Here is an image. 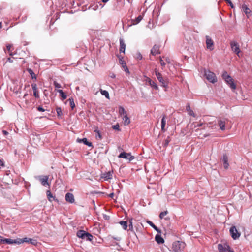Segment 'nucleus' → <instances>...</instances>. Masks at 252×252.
Here are the masks:
<instances>
[{
	"instance_id": "43",
	"label": "nucleus",
	"mask_w": 252,
	"mask_h": 252,
	"mask_svg": "<svg viewBox=\"0 0 252 252\" xmlns=\"http://www.w3.org/2000/svg\"><path fill=\"white\" fill-rule=\"evenodd\" d=\"M132 219H131L129 220V225H128V227H129V229L128 230H131V231H133V225H132Z\"/></svg>"
},
{
	"instance_id": "28",
	"label": "nucleus",
	"mask_w": 252,
	"mask_h": 252,
	"mask_svg": "<svg viewBox=\"0 0 252 252\" xmlns=\"http://www.w3.org/2000/svg\"><path fill=\"white\" fill-rule=\"evenodd\" d=\"M242 8L243 11L245 12V13L246 15H248V14L250 13V12H251L250 9L245 4H244L242 5Z\"/></svg>"
},
{
	"instance_id": "52",
	"label": "nucleus",
	"mask_w": 252,
	"mask_h": 252,
	"mask_svg": "<svg viewBox=\"0 0 252 252\" xmlns=\"http://www.w3.org/2000/svg\"><path fill=\"white\" fill-rule=\"evenodd\" d=\"M123 67L125 71H126L127 73H129L128 68H127V67L126 65H125L124 66H123Z\"/></svg>"
},
{
	"instance_id": "50",
	"label": "nucleus",
	"mask_w": 252,
	"mask_h": 252,
	"mask_svg": "<svg viewBox=\"0 0 252 252\" xmlns=\"http://www.w3.org/2000/svg\"><path fill=\"white\" fill-rule=\"evenodd\" d=\"M160 64H161V65L163 67H164L166 63H165V62L162 60V58L161 57H160Z\"/></svg>"
},
{
	"instance_id": "39",
	"label": "nucleus",
	"mask_w": 252,
	"mask_h": 252,
	"mask_svg": "<svg viewBox=\"0 0 252 252\" xmlns=\"http://www.w3.org/2000/svg\"><path fill=\"white\" fill-rule=\"evenodd\" d=\"M171 139L170 137L169 136H168L167 138L164 140V141L163 143V146L165 148H166L169 144V143L170 142Z\"/></svg>"
},
{
	"instance_id": "59",
	"label": "nucleus",
	"mask_w": 252,
	"mask_h": 252,
	"mask_svg": "<svg viewBox=\"0 0 252 252\" xmlns=\"http://www.w3.org/2000/svg\"><path fill=\"white\" fill-rule=\"evenodd\" d=\"M203 125V123H199L195 127H200Z\"/></svg>"
},
{
	"instance_id": "54",
	"label": "nucleus",
	"mask_w": 252,
	"mask_h": 252,
	"mask_svg": "<svg viewBox=\"0 0 252 252\" xmlns=\"http://www.w3.org/2000/svg\"><path fill=\"white\" fill-rule=\"evenodd\" d=\"M109 237H111L112 239L116 240L117 241H120L121 240L120 237H114L113 236H109Z\"/></svg>"
},
{
	"instance_id": "11",
	"label": "nucleus",
	"mask_w": 252,
	"mask_h": 252,
	"mask_svg": "<svg viewBox=\"0 0 252 252\" xmlns=\"http://www.w3.org/2000/svg\"><path fill=\"white\" fill-rule=\"evenodd\" d=\"M159 48L160 46L159 45L157 44L154 45L152 49L151 50V54L153 56H155L157 54H160Z\"/></svg>"
},
{
	"instance_id": "53",
	"label": "nucleus",
	"mask_w": 252,
	"mask_h": 252,
	"mask_svg": "<svg viewBox=\"0 0 252 252\" xmlns=\"http://www.w3.org/2000/svg\"><path fill=\"white\" fill-rule=\"evenodd\" d=\"M11 47H12L11 45H10V44H8L6 46V48L8 51V52H9L10 51Z\"/></svg>"
},
{
	"instance_id": "16",
	"label": "nucleus",
	"mask_w": 252,
	"mask_h": 252,
	"mask_svg": "<svg viewBox=\"0 0 252 252\" xmlns=\"http://www.w3.org/2000/svg\"><path fill=\"white\" fill-rule=\"evenodd\" d=\"M120 52L125 53L126 45L122 38L120 39Z\"/></svg>"
},
{
	"instance_id": "33",
	"label": "nucleus",
	"mask_w": 252,
	"mask_h": 252,
	"mask_svg": "<svg viewBox=\"0 0 252 252\" xmlns=\"http://www.w3.org/2000/svg\"><path fill=\"white\" fill-rule=\"evenodd\" d=\"M58 92L60 94V96L63 100H64L66 98L67 95L62 90H58Z\"/></svg>"
},
{
	"instance_id": "14",
	"label": "nucleus",
	"mask_w": 252,
	"mask_h": 252,
	"mask_svg": "<svg viewBox=\"0 0 252 252\" xmlns=\"http://www.w3.org/2000/svg\"><path fill=\"white\" fill-rule=\"evenodd\" d=\"M5 244H20L22 243V241L21 240V239L18 238L15 240H12L11 239H7L6 238L5 240Z\"/></svg>"
},
{
	"instance_id": "18",
	"label": "nucleus",
	"mask_w": 252,
	"mask_h": 252,
	"mask_svg": "<svg viewBox=\"0 0 252 252\" xmlns=\"http://www.w3.org/2000/svg\"><path fill=\"white\" fill-rule=\"evenodd\" d=\"M77 141L79 143L82 142L85 145H87L89 147H93L92 143L90 142H89L86 138H83L82 139L78 138Z\"/></svg>"
},
{
	"instance_id": "30",
	"label": "nucleus",
	"mask_w": 252,
	"mask_h": 252,
	"mask_svg": "<svg viewBox=\"0 0 252 252\" xmlns=\"http://www.w3.org/2000/svg\"><path fill=\"white\" fill-rule=\"evenodd\" d=\"M122 117H123L122 119H123V120L124 121V125H128L130 123V119L128 117L127 114L125 115Z\"/></svg>"
},
{
	"instance_id": "62",
	"label": "nucleus",
	"mask_w": 252,
	"mask_h": 252,
	"mask_svg": "<svg viewBox=\"0 0 252 252\" xmlns=\"http://www.w3.org/2000/svg\"><path fill=\"white\" fill-rule=\"evenodd\" d=\"M109 0H101V2H103V3H106L107 2H108Z\"/></svg>"
},
{
	"instance_id": "55",
	"label": "nucleus",
	"mask_w": 252,
	"mask_h": 252,
	"mask_svg": "<svg viewBox=\"0 0 252 252\" xmlns=\"http://www.w3.org/2000/svg\"><path fill=\"white\" fill-rule=\"evenodd\" d=\"M8 53H9V55L12 57H13V56H14V55L16 54L15 53H12L11 50L9 52H8Z\"/></svg>"
},
{
	"instance_id": "49",
	"label": "nucleus",
	"mask_w": 252,
	"mask_h": 252,
	"mask_svg": "<svg viewBox=\"0 0 252 252\" xmlns=\"http://www.w3.org/2000/svg\"><path fill=\"white\" fill-rule=\"evenodd\" d=\"M54 85L55 87L56 88H61V85L59 83H57L56 82H54Z\"/></svg>"
},
{
	"instance_id": "5",
	"label": "nucleus",
	"mask_w": 252,
	"mask_h": 252,
	"mask_svg": "<svg viewBox=\"0 0 252 252\" xmlns=\"http://www.w3.org/2000/svg\"><path fill=\"white\" fill-rule=\"evenodd\" d=\"M229 232L230 235L234 240H236L240 237L241 233L238 231L235 226L230 228Z\"/></svg>"
},
{
	"instance_id": "64",
	"label": "nucleus",
	"mask_w": 252,
	"mask_h": 252,
	"mask_svg": "<svg viewBox=\"0 0 252 252\" xmlns=\"http://www.w3.org/2000/svg\"><path fill=\"white\" fill-rule=\"evenodd\" d=\"M166 61L168 63H170V59L169 58H167L166 59Z\"/></svg>"
},
{
	"instance_id": "48",
	"label": "nucleus",
	"mask_w": 252,
	"mask_h": 252,
	"mask_svg": "<svg viewBox=\"0 0 252 252\" xmlns=\"http://www.w3.org/2000/svg\"><path fill=\"white\" fill-rule=\"evenodd\" d=\"M119 63L122 65V67H123V66L125 65H126L125 61L123 59L122 60V59L120 60Z\"/></svg>"
},
{
	"instance_id": "38",
	"label": "nucleus",
	"mask_w": 252,
	"mask_h": 252,
	"mask_svg": "<svg viewBox=\"0 0 252 252\" xmlns=\"http://www.w3.org/2000/svg\"><path fill=\"white\" fill-rule=\"evenodd\" d=\"M56 110V112L57 113V116H58V118H61V116L63 115V113H62L61 108L59 107H57Z\"/></svg>"
},
{
	"instance_id": "61",
	"label": "nucleus",
	"mask_w": 252,
	"mask_h": 252,
	"mask_svg": "<svg viewBox=\"0 0 252 252\" xmlns=\"http://www.w3.org/2000/svg\"><path fill=\"white\" fill-rule=\"evenodd\" d=\"M114 193H110V194L109 195V197H111V198H112V197L114 196Z\"/></svg>"
},
{
	"instance_id": "26",
	"label": "nucleus",
	"mask_w": 252,
	"mask_h": 252,
	"mask_svg": "<svg viewBox=\"0 0 252 252\" xmlns=\"http://www.w3.org/2000/svg\"><path fill=\"white\" fill-rule=\"evenodd\" d=\"M165 115H164L161 120V131H163V132H164L165 131V124H166V121H165Z\"/></svg>"
},
{
	"instance_id": "9",
	"label": "nucleus",
	"mask_w": 252,
	"mask_h": 252,
	"mask_svg": "<svg viewBox=\"0 0 252 252\" xmlns=\"http://www.w3.org/2000/svg\"><path fill=\"white\" fill-rule=\"evenodd\" d=\"M206 43L207 49L212 50L214 49V42L209 36H206Z\"/></svg>"
},
{
	"instance_id": "27",
	"label": "nucleus",
	"mask_w": 252,
	"mask_h": 252,
	"mask_svg": "<svg viewBox=\"0 0 252 252\" xmlns=\"http://www.w3.org/2000/svg\"><path fill=\"white\" fill-rule=\"evenodd\" d=\"M46 194L48 199L50 201H52V200L51 199V198H52L54 200L58 201L57 199H56L55 196H53L52 194L51 193L50 190H47Z\"/></svg>"
},
{
	"instance_id": "60",
	"label": "nucleus",
	"mask_w": 252,
	"mask_h": 252,
	"mask_svg": "<svg viewBox=\"0 0 252 252\" xmlns=\"http://www.w3.org/2000/svg\"><path fill=\"white\" fill-rule=\"evenodd\" d=\"M117 57L119 58V60H120L121 59H122V60L123 59V57L121 56V55H117Z\"/></svg>"
},
{
	"instance_id": "10",
	"label": "nucleus",
	"mask_w": 252,
	"mask_h": 252,
	"mask_svg": "<svg viewBox=\"0 0 252 252\" xmlns=\"http://www.w3.org/2000/svg\"><path fill=\"white\" fill-rule=\"evenodd\" d=\"M38 178L43 186H46L47 185H49V184L48 182L49 179L48 176H39Z\"/></svg>"
},
{
	"instance_id": "1",
	"label": "nucleus",
	"mask_w": 252,
	"mask_h": 252,
	"mask_svg": "<svg viewBox=\"0 0 252 252\" xmlns=\"http://www.w3.org/2000/svg\"><path fill=\"white\" fill-rule=\"evenodd\" d=\"M222 78L225 80L229 87L232 89L235 90L236 88V85L234 83L233 78L228 74L226 71H223L222 75Z\"/></svg>"
},
{
	"instance_id": "37",
	"label": "nucleus",
	"mask_w": 252,
	"mask_h": 252,
	"mask_svg": "<svg viewBox=\"0 0 252 252\" xmlns=\"http://www.w3.org/2000/svg\"><path fill=\"white\" fill-rule=\"evenodd\" d=\"M100 91L101 94L103 95H104L106 97V98L109 99V94L107 91L103 90L102 89H100Z\"/></svg>"
},
{
	"instance_id": "32",
	"label": "nucleus",
	"mask_w": 252,
	"mask_h": 252,
	"mask_svg": "<svg viewBox=\"0 0 252 252\" xmlns=\"http://www.w3.org/2000/svg\"><path fill=\"white\" fill-rule=\"evenodd\" d=\"M218 124L221 130H225V124L224 122L222 121V120H220L218 122Z\"/></svg>"
},
{
	"instance_id": "19",
	"label": "nucleus",
	"mask_w": 252,
	"mask_h": 252,
	"mask_svg": "<svg viewBox=\"0 0 252 252\" xmlns=\"http://www.w3.org/2000/svg\"><path fill=\"white\" fill-rule=\"evenodd\" d=\"M113 172V171H110L104 173L102 174V177L103 178L106 180L111 179L112 178Z\"/></svg>"
},
{
	"instance_id": "34",
	"label": "nucleus",
	"mask_w": 252,
	"mask_h": 252,
	"mask_svg": "<svg viewBox=\"0 0 252 252\" xmlns=\"http://www.w3.org/2000/svg\"><path fill=\"white\" fill-rule=\"evenodd\" d=\"M119 223L123 227L124 230H127L128 226L126 221H121L119 222Z\"/></svg>"
},
{
	"instance_id": "56",
	"label": "nucleus",
	"mask_w": 252,
	"mask_h": 252,
	"mask_svg": "<svg viewBox=\"0 0 252 252\" xmlns=\"http://www.w3.org/2000/svg\"><path fill=\"white\" fill-rule=\"evenodd\" d=\"M97 4H98V7H99V6H101V8H102V7H103V6H104V5H103V4L101 3V1H100V2H98L97 3Z\"/></svg>"
},
{
	"instance_id": "44",
	"label": "nucleus",
	"mask_w": 252,
	"mask_h": 252,
	"mask_svg": "<svg viewBox=\"0 0 252 252\" xmlns=\"http://www.w3.org/2000/svg\"><path fill=\"white\" fill-rule=\"evenodd\" d=\"M112 128L113 129L117 130L118 131H120L121 130V129H120V126H119V124H116L115 125H113L112 126Z\"/></svg>"
},
{
	"instance_id": "25",
	"label": "nucleus",
	"mask_w": 252,
	"mask_h": 252,
	"mask_svg": "<svg viewBox=\"0 0 252 252\" xmlns=\"http://www.w3.org/2000/svg\"><path fill=\"white\" fill-rule=\"evenodd\" d=\"M94 132L96 133V138L97 139V137H98L99 140H101L102 137L100 131L98 130V127L97 126L95 127Z\"/></svg>"
},
{
	"instance_id": "7",
	"label": "nucleus",
	"mask_w": 252,
	"mask_h": 252,
	"mask_svg": "<svg viewBox=\"0 0 252 252\" xmlns=\"http://www.w3.org/2000/svg\"><path fill=\"white\" fill-rule=\"evenodd\" d=\"M118 157L119 158L129 159V161H131L134 158V157L131 156L130 153H127L125 152L120 153Z\"/></svg>"
},
{
	"instance_id": "51",
	"label": "nucleus",
	"mask_w": 252,
	"mask_h": 252,
	"mask_svg": "<svg viewBox=\"0 0 252 252\" xmlns=\"http://www.w3.org/2000/svg\"><path fill=\"white\" fill-rule=\"evenodd\" d=\"M103 218L105 220H109L110 219V216L106 214H103Z\"/></svg>"
},
{
	"instance_id": "6",
	"label": "nucleus",
	"mask_w": 252,
	"mask_h": 252,
	"mask_svg": "<svg viewBox=\"0 0 252 252\" xmlns=\"http://www.w3.org/2000/svg\"><path fill=\"white\" fill-rule=\"evenodd\" d=\"M230 46L232 50L234 53H235L238 56H239V53H240L241 51L238 43L234 41H231Z\"/></svg>"
},
{
	"instance_id": "29",
	"label": "nucleus",
	"mask_w": 252,
	"mask_h": 252,
	"mask_svg": "<svg viewBox=\"0 0 252 252\" xmlns=\"http://www.w3.org/2000/svg\"><path fill=\"white\" fill-rule=\"evenodd\" d=\"M119 115L122 117L125 115H126V112L124 108L122 106H119Z\"/></svg>"
},
{
	"instance_id": "15",
	"label": "nucleus",
	"mask_w": 252,
	"mask_h": 252,
	"mask_svg": "<svg viewBox=\"0 0 252 252\" xmlns=\"http://www.w3.org/2000/svg\"><path fill=\"white\" fill-rule=\"evenodd\" d=\"M21 240L22 241V243L27 242L33 245H36L37 244V242L36 240L31 238H28L27 237L23 239H21Z\"/></svg>"
},
{
	"instance_id": "46",
	"label": "nucleus",
	"mask_w": 252,
	"mask_h": 252,
	"mask_svg": "<svg viewBox=\"0 0 252 252\" xmlns=\"http://www.w3.org/2000/svg\"><path fill=\"white\" fill-rule=\"evenodd\" d=\"M226 2L232 8H234L235 6L230 0H226Z\"/></svg>"
},
{
	"instance_id": "8",
	"label": "nucleus",
	"mask_w": 252,
	"mask_h": 252,
	"mask_svg": "<svg viewBox=\"0 0 252 252\" xmlns=\"http://www.w3.org/2000/svg\"><path fill=\"white\" fill-rule=\"evenodd\" d=\"M218 248L219 252H234L233 250L230 249V247L228 245H226V247H223L222 244H219L218 245Z\"/></svg>"
},
{
	"instance_id": "47",
	"label": "nucleus",
	"mask_w": 252,
	"mask_h": 252,
	"mask_svg": "<svg viewBox=\"0 0 252 252\" xmlns=\"http://www.w3.org/2000/svg\"><path fill=\"white\" fill-rule=\"evenodd\" d=\"M6 238H3V237L0 236V243L5 244V240Z\"/></svg>"
},
{
	"instance_id": "4",
	"label": "nucleus",
	"mask_w": 252,
	"mask_h": 252,
	"mask_svg": "<svg viewBox=\"0 0 252 252\" xmlns=\"http://www.w3.org/2000/svg\"><path fill=\"white\" fill-rule=\"evenodd\" d=\"M204 75L206 78L210 82L215 83L217 81V78L214 73L210 70H204Z\"/></svg>"
},
{
	"instance_id": "31",
	"label": "nucleus",
	"mask_w": 252,
	"mask_h": 252,
	"mask_svg": "<svg viewBox=\"0 0 252 252\" xmlns=\"http://www.w3.org/2000/svg\"><path fill=\"white\" fill-rule=\"evenodd\" d=\"M186 110L189 112V115L193 116V117H195V115L193 111L191 110L189 104H188L186 106Z\"/></svg>"
},
{
	"instance_id": "45",
	"label": "nucleus",
	"mask_w": 252,
	"mask_h": 252,
	"mask_svg": "<svg viewBox=\"0 0 252 252\" xmlns=\"http://www.w3.org/2000/svg\"><path fill=\"white\" fill-rule=\"evenodd\" d=\"M38 111L40 112H44L45 111H49L47 109H44L42 106H39L37 107Z\"/></svg>"
},
{
	"instance_id": "41",
	"label": "nucleus",
	"mask_w": 252,
	"mask_h": 252,
	"mask_svg": "<svg viewBox=\"0 0 252 252\" xmlns=\"http://www.w3.org/2000/svg\"><path fill=\"white\" fill-rule=\"evenodd\" d=\"M98 8V4H91L90 6L89 7V9H92L94 10H96Z\"/></svg>"
},
{
	"instance_id": "20",
	"label": "nucleus",
	"mask_w": 252,
	"mask_h": 252,
	"mask_svg": "<svg viewBox=\"0 0 252 252\" xmlns=\"http://www.w3.org/2000/svg\"><path fill=\"white\" fill-rule=\"evenodd\" d=\"M87 233V232L84 230H80L77 231L76 235L78 237L82 238V239H85Z\"/></svg>"
},
{
	"instance_id": "58",
	"label": "nucleus",
	"mask_w": 252,
	"mask_h": 252,
	"mask_svg": "<svg viewBox=\"0 0 252 252\" xmlns=\"http://www.w3.org/2000/svg\"><path fill=\"white\" fill-rule=\"evenodd\" d=\"M138 59H139V60H141L142 58V55L139 53V55H138V57H137Z\"/></svg>"
},
{
	"instance_id": "21",
	"label": "nucleus",
	"mask_w": 252,
	"mask_h": 252,
	"mask_svg": "<svg viewBox=\"0 0 252 252\" xmlns=\"http://www.w3.org/2000/svg\"><path fill=\"white\" fill-rule=\"evenodd\" d=\"M146 222L154 228L158 233H161V230L158 228L151 221L148 220L146 221Z\"/></svg>"
},
{
	"instance_id": "22",
	"label": "nucleus",
	"mask_w": 252,
	"mask_h": 252,
	"mask_svg": "<svg viewBox=\"0 0 252 252\" xmlns=\"http://www.w3.org/2000/svg\"><path fill=\"white\" fill-rule=\"evenodd\" d=\"M148 82L149 84V85L152 87H153L154 89H155L156 90H158V86L157 85V84L156 83V82H155L154 81H153L152 79H151L150 78H148Z\"/></svg>"
},
{
	"instance_id": "63",
	"label": "nucleus",
	"mask_w": 252,
	"mask_h": 252,
	"mask_svg": "<svg viewBox=\"0 0 252 252\" xmlns=\"http://www.w3.org/2000/svg\"><path fill=\"white\" fill-rule=\"evenodd\" d=\"M3 133L5 134V135H6L8 134V132H7L5 130H3Z\"/></svg>"
},
{
	"instance_id": "17",
	"label": "nucleus",
	"mask_w": 252,
	"mask_h": 252,
	"mask_svg": "<svg viewBox=\"0 0 252 252\" xmlns=\"http://www.w3.org/2000/svg\"><path fill=\"white\" fill-rule=\"evenodd\" d=\"M32 90L33 91V95L35 97L38 98L39 97V94H38L37 88V85L35 83H32L31 85Z\"/></svg>"
},
{
	"instance_id": "35",
	"label": "nucleus",
	"mask_w": 252,
	"mask_h": 252,
	"mask_svg": "<svg viewBox=\"0 0 252 252\" xmlns=\"http://www.w3.org/2000/svg\"><path fill=\"white\" fill-rule=\"evenodd\" d=\"M68 101L69 102V104H70V107L71 108V109L73 110V109L75 107V104L74 103L73 98L72 97L69 98L68 99Z\"/></svg>"
},
{
	"instance_id": "36",
	"label": "nucleus",
	"mask_w": 252,
	"mask_h": 252,
	"mask_svg": "<svg viewBox=\"0 0 252 252\" xmlns=\"http://www.w3.org/2000/svg\"><path fill=\"white\" fill-rule=\"evenodd\" d=\"M27 71L31 75L32 79H36V76L33 70L30 68L27 69Z\"/></svg>"
},
{
	"instance_id": "24",
	"label": "nucleus",
	"mask_w": 252,
	"mask_h": 252,
	"mask_svg": "<svg viewBox=\"0 0 252 252\" xmlns=\"http://www.w3.org/2000/svg\"><path fill=\"white\" fill-rule=\"evenodd\" d=\"M143 19V16L142 15H139L137 18L135 19L132 20L131 24L132 25H136L139 23L141 20Z\"/></svg>"
},
{
	"instance_id": "3",
	"label": "nucleus",
	"mask_w": 252,
	"mask_h": 252,
	"mask_svg": "<svg viewBox=\"0 0 252 252\" xmlns=\"http://www.w3.org/2000/svg\"><path fill=\"white\" fill-rule=\"evenodd\" d=\"M186 246V244L180 241L174 242L172 244V249L174 252H182Z\"/></svg>"
},
{
	"instance_id": "57",
	"label": "nucleus",
	"mask_w": 252,
	"mask_h": 252,
	"mask_svg": "<svg viewBox=\"0 0 252 252\" xmlns=\"http://www.w3.org/2000/svg\"><path fill=\"white\" fill-rule=\"evenodd\" d=\"M7 61L12 63V62H13V60L11 58H8L7 59Z\"/></svg>"
},
{
	"instance_id": "12",
	"label": "nucleus",
	"mask_w": 252,
	"mask_h": 252,
	"mask_svg": "<svg viewBox=\"0 0 252 252\" xmlns=\"http://www.w3.org/2000/svg\"><path fill=\"white\" fill-rule=\"evenodd\" d=\"M221 160L223 162L224 168L225 169H228L229 164L228 163V156L226 154H223Z\"/></svg>"
},
{
	"instance_id": "2",
	"label": "nucleus",
	"mask_w": 252,
	"mask_h": 252,
	"mask_svg": "<svg viewBox=\"0 0 252 252\" xmlns=\"http://www.w3.org/2000/svg\"><path fill=\"white\" fill-rule=\"evenodd\" d=\"M155 72L158 80L161 83V86L165 89L167 88L168 87V79H164L162 77V74L158 71L157 68L155 69Z\"/></svg>"
},
{
	"instance_id": "23",
	"label": "nucleus",
	"mask_w": 252,
	"mask_h": 252,
	"mask_svg": "<svg viewBox=\"0 0 252 252\" xmlns=\"http://www.w3.org/2000/svg\"><path fill=\"white\" fill-rule=\"evenodd\" d=\"M155 240L158 244H162L164 240L160 235L157 234L155 236Z\"/></svg>"
},
{
	"instance_id": "42",
	"label": "nucleus",
	"mask_w": 252,
	"mask_h": 252,
	"mask_svg": "<svg viewBox=\"0 0 252 252\" xmlns=\"http://www.w3.org/2000/svg\"><path fill=\"white\" fill-rule=\"evenodd\" d=\"M168 212L167 211H164L163 212H161L159 214V218L160 219H162L163 217L168 214Z\"/></svg>"
},
{
	"instance_id": "40",
	"label": "nucleus",
	"mask_w": 252,
	"mask_h": 252,
	"mask_svg": "<svg viewBox=\"0 0 252 252\" xmlns=\"http://www.w3.org/2000/svg\"><path fill=\"white\" fill-rule=\"evenodd\" d=\"M93 238V235L87 232L86 235L85 239L87 241H92Z\"/></svg>"
},
{
	"instance_id": "13",
	"label": "nucleus",
	"mask_w": 252,
	"mask_h": 252,
	"mask_svg": "<svg viewBox=\"0 0 252 252\" xmlns=\"http://www.w3.org/2000/svg\"><path fill=\"white\" fill-rule=\"evenodd\" d=\"M65 200L70 203H74L75 200L73 194L69 192L67 193L65 195Z\"/></svg>"
}]
</instances>
